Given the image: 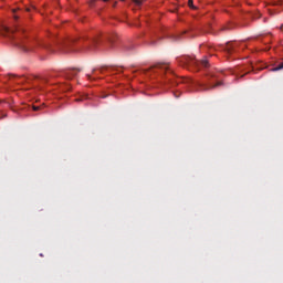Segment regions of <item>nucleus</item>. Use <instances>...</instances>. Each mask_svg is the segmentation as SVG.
<instances>
[{
    "label": "nucleus",
    "instance_id": "nucleus-1",
    "mask_svg": "<svg viewBox=\"0 0 283 283\" xmlns=\"http://www.w3.org/2000/svg\"><path fill=\"white\" fill-rule=\"evenodd\" d=\"M181 63H182V65H186L187 67H196L197 70H200V66L201 67H209V61H207V59L198 61L193 56L182 57Z\"/></svg>",
    "mask_w": 283,
    "mask_h": 283
},
{
    "label": "nucleus",
    "instance_id": "nucleus-2",
    "mask_svg": "<svg viewBox=\"0 0 283 283\" xmlns=\"http://www.w3.org/2000/svg\"><path fill=\"white\" fill-rule=\"evenodd\" d=\"M99 44H101V34L86 39L82 43L85 50H96V48H98Z\"/></svg>",
    "mask_w": 283,
    "mask_h": 283
},
{
    "label": "nucleus",
    "instance_id": "nucleus-3",
    "mask_svg": "<svg viewBox=\"0 0 283 283\" xmlns=\"http://www.w3.org/2000/svg\"><path fill=\"white\" fill-rule=\"evenodd\" d=\"M34 48H50V44H48V42L44 40L36 39L33 40L32 43H30L24 50L29 52L30 50H34Z\"/></svg>",
    "mask_w": 283,
    "mask_h": 283
},
{
    "label": "nucleus",
    "instance_id": "nucleus-4",
    "mask_svg": "<svg viewBox=\"0 0 283 283\" xmlns=\"http://www.w3.org/2000/svg\"><path fill=\"white\" fill-rule=\"evenodd\" d=\"M154 74H171V69H169L168 64H157L151 69Z\"/></svg>",
    "mask_w": 283,
    "mask_h": 283
},
{
    "label": "nucleus",
    "instance_id": "nucleus-5",
    "mask_svg": "<svg viewBox=\"0 0 283 283\" xmlns=\"http://www.w3.org/2000/svg\"><path fill=\"white\" fill-rule=\"evenodd\" d=\"M219 85H222V83L217 82L216 80L208 81L207 83L199 84V90L207 91V90H213V87H218Z\"/></svg>",
    "mask_w": 283,
    "mask_h": 283
},
{
    "label": "nucleus",
    "instance_id": "nucleus-6",
    "mask_svg": "<svg viewBox=\"0 0 283 283\" xmlns=\"http://www.w3.org/2000/svg\"><path fill=\"white\" fill-rule=\"evenodd\" d=\"M62 45L65 48L66 52H74V49H72V45H74V40H64Z\"/></svg>",
    "mask_w": 283,
    "mask_h": 283
},
{
    "label": "nucleus",
    "instance_id": "nucleus-7",
    "mask_svg": "<svg viewBox=\"0 0 283 283\" xmlns=\"http://www.w3.org/2000/svg\"><path fill=\"white\" fill-rule=\"evenodd\" d=\"M270 6H273V8H281V9H283V0H272L270 2Z\"/></svg>",
    "mask_w": 283,
    "mask_h": 283
},
{
    "label": "nucleus",
    "instance_id": "nucleus-8",
    "mask_svg": "<svg viewBox=\"0 0 283 283\" xmlns=\"http://www.w3.org/2000/svg\"><path fill=\"white\" fill-rule=\"evenodd\" d=\"M8 32H10V29L3 27L2 28V36H7Z\"/></svg>",
    "mask_w": 283,
    "mask_h": 283
},
{
    "label": "nucleus",
    "instance_id": "nucleus-9",
    "mask_svg": "<svg viewBox=\"0 0 283 283\" xmlns=\"http://www.w3.org/2000/svg\"><path fill=\"white\" fill-rule=\"evenodd\" d=\"M280 70H283V63H281L279 66L272 69V72H277Z\"/></svg>",
    "mask_w": 283,
    "mask_h": 283
},
{
    "label": "nucleus",
    "instance_id": "nucleus-10",
    "mask_svg": "<svg viewBox=\"0 0 283 283\" xmlns=\"http://www.w3.org/2000/svg\"><path fill=\"white\" fill-rule=\"evenodd\" d=\"M135 6H143V0H132Z\"/></svg>",
    "mask_w": 283,
    "mask_h": 283
},
{
    "label": "nucleus",
    "instance_id": "nucleus-11",
    "mask_svg": "<svg viewBox=\"0 0 283 283\" xmlns=\"http://www.w3.org/2000/svg\"><path fill=\"white\" fill-rule=\"evenodd\" d=\"M188 6H189V8L196 9V7H193V0H189Z\"/></svg>",
    "mask_w": 283,
    "mask_h": 283
},
{
    "label": "nucleus",
    "instance_id": "nucleus-12",
    "mask_svg": "<svg viewBox=\"0 0 283 283\" xmlns=\"http://www.w3.org/2000/svg\"><path fill=\"white\" fill-rule=\"evenodd\" d=\"M83 98H90V95H84ZM83 98H77L76 101H83Z\"/></svg>",
    "mask_w": 283,
    "mask_h": 283
},
{
    "label": "nucleus",
    "instance_id": "nucleus-13",
    "mask_svg": "<svg viewBox=\"0 0 283 283\" xmlns=\"http://www.w3.org/2000/svg\"><path fill=\"white\" fill-rule=\"evenodd\" d=\"M40 107L39 106H33L34 112H39Z\"/></svg>",
    "mask_w": 283,
    "mask_h": 283
},
{
    "label": "nucleus",
    "instance_id": "nucleus-14",
    "mask_svg": "<svg viewBox=\"0 0 283 283\" xmlns=\"http://www.w3.org/2000/svg\"><path fill=\"white\" fill-rule=\"evenodd\" d=\"M270 14H274L273 10L269 9Z\"/></svg>",
    "mask_w": 283,
    "mask_h": 283
},
{
    "label": "nucleus",
    "instance_id": "nucleus-15",
    "mask_svg": "<svg viewBox=\"0 0 283 283\" xmlns=\"http://www.w3.org/2000/svg\"><path fill=\"white\" fill-rule=\"evenodd\" d=\"M228 52H229V54H231V49L228 48Z\"/></svg>",
    "mask_w": 283,
    "mask_h": 283
},
{
    "label": "nucleus",
    "instance_id": "nucleus-16",
    "mask_svg": "<svg viewBox=\"0 0 283 283\" xmlns=\"http://www.w3.org/2000/svg\"><path fill=\"white\" fill-rule=\"evenodd\" d=\"M12 12L14 13V12H17V10H15V9H13V10H12Z\"/></svg>",
    "mask_w": 283,
    "mask_h": 283
},
{
    "label": "nucleus",
    "instance_id": "nucleus-17",
    "mask_svg": "<svg viewBox=\"0 0 283 283\" xmlns=\"http://www.w3.org/2000/svg\"><path fill=\"white\" fill-rule=\"evenodd\" d=\"M102 1L107 2V1H109V0H102Z\"/></svg>",
    "mask_w": 283,
    "mask_h": 283
},
{
    "label": "nucleus",
    "instance_id": "nucleus-18",
    "mask_svg": "<svg viewBox=\"0 0 283 283\" xmlns=\"http://www.w3.org/2000/svg\"><path fill=\"white\" fill-rule=\"evenodd\" d=\"M14 19H19L17 15H14Z\"/></svg>",
    "mask_w": 283,
    "mask_h": 283
},
{
    "label": "nucleus",
    "instance_id": "nucleus-19",
    "mask_svg": "<svg viewBox=\"0 0 283 283\" xmlns=\"http://www.w3.org/2000/svg\"><path fill=\"white\" fill-rule=\"evenodd\" d=\"M176 96V98H178V95H175Z\"/></svg>",
    "mask_w": 283,
    "mask_h": 283
}]
</instances>
